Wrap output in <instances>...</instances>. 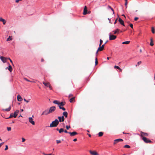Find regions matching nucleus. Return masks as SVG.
<instances>
[{
	"label": "nucleus",
	"mask_w": 155,
	"mask_h": 155,
	"mask_svg": "<svg viewBox=\"0 0 155 155\" xmlns=\"http://www.w3.org/2000/svg\"><path fill=\"white\" fill-rule=\"evenodd\" d=\"M59 122L58 119H56L54 121L52 122L49 127H57L59 124Z\"/></svg>",
	"instance_id": "nucleus-1"
},
{
	"label": "nucleus",
	"mask_w": 155,
	"mask_h": 155,
	"mask_svg": "<svg viewBox=\"0 0 155 155\" xmlns=\"http://www.w3.org/2000/svg\"><path fill=\"white\" fill-rule=\"evenodd\" d=\"M142 139L143 141L146 143H152V141H151L146 137H142Z\"/></svg>",
	"instance_id": "nucleus-2"
},
{
	"label": "nucleus",
	"mask_w": 155,
	"mask_h": 155,
	"mask_svg": "<svg viewBox=\"0 0 155 155\" xmlns=\"http://www.w3.org/2000/svg\"><path fill=\"white\" fill-rule=\"evenodd\" d=\"M117 38V36L112 35L111 33L109 34V40H114Z\"/></svg>",
	"instance_id": "nucleus-3"
},
{
	"label": "nucleus",
	"mask_w": 155,
	"mask_h": 155,
	"mask_svg": "<svg viewBox=\"0 0 155 155\" xmlns=\"http://www.w3.org/2000/svg\"><path fill=\"white\" fill-rule=\"evenodd\" d=\"M56 107L55 106H52L50 108L49 110V112L50 113H51L54 111Z\"/></svg>",
	"instance_id": "nucleus-4"
},
{
	"label": "nucleus",
	"mask_w": 155,
	"mask_h": 155,
	"mask_svg": "<svg viewBox=\"0 0 155 155\" xmlns=\"http://www.w3.org/2000/svg\"><path fill=\"white\" fill-rule=\"evenodd\" d=\"M29 121L33 125H35V121L33 120V119L32 117H29L28 118Z\"/></svg>",
	"instance_id": "nucleus-5"
},
{
	"label": "nucleus",
	"mask_w": 155,
	"mask_h": 155,
	"mask_svg": "<svg viewBox=\"0 0 155 155\" xmlns=\"http://www.w3.org/2000/svg\"><path fill=\"white\" fill-rule=\"evenodd\" d=\"M50 114L49 112V110H45L44 111H43L41 114V115H47L48 114Z\"/></svg>",
	"instance_id": "nucleus-6"
},
{
	"label": "nucleus",
	"mask_w": 155,
	"mask_h": 155,
	"mask_svg": "<svg viewBox=\"0 0 155 155\" xmlns=\"http://www.w3.org/2000/svg\"><path fill=\"white\" fill-rule=\"evenodd\" d=\"M141 136L143 137L144 136L147 137L148 136V134L146 133L143 132L142 131L140 132Z\"/></svg>",
	"instance_id": "nucleus-7"
},
{
	"label": "nucleus",
	"mask_w": 155,
	"mask_h": 155,
	"mask_svg": "<svg viewBox=\"0 0 155 155\" xmlns=\"http://www.w3.org/2000/svg\"><path fill=\"white\" fill-rule=\"evenodd\" d=\"M123 140L122 139H120V138L116 139V140H114V144H115L119 142L123 141Z\"/></svg>",
	"instance_id": "nucleus-8"
},
{
	"label": "nucleus",
	"mask_w": 155,
	"mask_h": 155,
	"mask_svg": "<svg viewBox=\"0 0 155 155\" xmlns=\"http://www.w3.org/2000/svg\"><path fill=\"white\" fill-rule=\"evenodd\" d=\"M0 58L3 63H5L6 62V59H7V58L3 56H1Z\"/></svg>",
	"instance_id": "nucleus-9"
},
{
	"label": "nucleus",
	"mask_w": 155,
	"mask_h": 155,
	"mask_svg": "<svg viewBox=\"0 0 155 155\" xmlns=\"http://www.w3.org/2000/svg\"><path fill=\"white\" fill-rule=\"evenodd\" d=\"M58 119L60 122H63L64 120V118L63 116L61 117H58Z\"/></svg>",
	"instance_id": "nucleus-10"
},
{
	"label": "nucleus",
	"mask_w": 155,
	"mask_h": 155,
	"mask_svg": "<svg viewBox=\"0 0 155 155\" xmlns=\"http://www.w3.org/2000/svg\"><path fill=\"white\" fill-rule=\"evenodd\" d=\"M68 134H70V136L71 137L74 136L78 134V133L75 131H74L72 132H68Z\"/></svg>",
	"instance_id": "nucleus-11"
},
{
	"label": "nucleus",
	"mask_w": 155,
	"mask_h": 155,
	"mask_svg": "<svg viewBox=\"0 0 155 155\" xmlns=\"http://www.w3.org/2000/svg\"><path fill=\"white\" fill-rule=\"evenodd\" d=\"M87 7L86 6H85L84 8L83 14L84 15H85L87 13Z\"/></svg>",
	"instance_id": "nucleus-12"
},
{
	"label": "nucleus",
	"mask_w": 155,
	"mask_h": 155,
	"mask_svg": "<svg viewBox=\"0 0 155 155\" xmlns=\"http://www.w3.org/2000/svg\"><path fill=\"white\" fill-rule=\"evenodd\" d=\"M90 153L92 155H99L98 154L96 151H92L90 150L89 151Z\"/></svg>",
	"instance_id": "nucleus-13"
},
{
	"label": "nucleus",
	"mask_w": 155,
	"mask_h": 155,
	"mask_svg": "<svg viewBox=\"0 0 155 155\" xmlns=\"http://www.w3.org/2000/svg\"><path fill=\"white\" fill-rule=\"evenodd\" d=\"M19 112V111L18 110H16V111L13 114V117L14 118H16L17 117Z\"/></svg>",
	"instance_id": "nucleus-14"
},
{
	"label": "nucleus",
	"mask_w": 155,
	"mask_h": 155,
	"mask_svg": "<svg viewBox=\"0 0 155 155\" xmlns=\"http://www.w3.org/2000/svg\"><path fill=\"white\" fill-rule=\"evenodd\" d=\"M118 21L122 25L124 26V21L120 18H119Z\"/></svg>",
	"instance_id": "nucleus-15"
},
{
	"label": "nucleus",
	"mask_w": 155,
	"mask_h": 155,
	"mask_svg": "<svg viewBox=\"0 0 155 155\" xmlns=\"http://www.w3.org/2000/svg\"><path fill=\"white\" fill-rule=\"evenodd\" d=\"M17 98L18 101H21L22 100V98L21 96L19 95H18L17 96Z\"/></svg>",
	"instance_id": "nucleus-16"
},
{
	"label": "nucleus",
	"mask_w": 155,
	"mask_h": 155,
	"mask_svg": "<svg viewBox=\"0 0 155 155\" xmlns=\"http://www.w3.org/2000/svg\"><path fill=\"white\" fill-rule=\"evenodd\" d=\"M0 21L3 22V25H5L6 23V21L2 18H0Z\"/></svg>",
	"instance_id": "nucleus-17"
},
{
	"label": "nucleus",
	"mask_w": 155,
	"mask_h": 155,
	"mask_svg": "<svg viewBox=\"0 0 155 155\" xmlns=\"http://www.w3.org/2000/svg\"><path fill=\"white\" fill-rule=\"evenodd\" d=\"M43 84L46 86L48 87L50 85V83L49 82H45L44 81L43 82Z\"/></svg>",
	"instance_id": "nucleus-18"
},
{
	"label": "nucleus",
	"mask_w": 155,
	"mask_h": 155,
	"mask_svg": "<svg viewBox=\"0 0 155 155\" xmlns=\"http://www.w3.org/2000/svg\"><path fill=\"white\" fill-rule=\"evenodd\" d=\"M6 69H8L10 72H11L12 70V68L11 65H9L8 68H6Z\"/></svg>",
	"instance_id": "nucleus-19"
},
{
	"label": "nucleus",
	"mask_w": 155,
	"mask_h": 155,
	"mask_svg": "<svg viewBox=\"0 0 155 155\" xmlns=\"http://www.w3.org/2000/svg\"><path fill=\"white\" fill-rule=\"evenodd\" d=\"M11 109V107L10 106L8 108L5 109H3L2 110L3 111H9Z\"/></svg>",
	"instance_id": "nucleus-20"
},
{
	"label": "nucleus",
	"mask_w": 155,
	"mask_h": 155,
	"mask_svg": "<svg viewBox=\"0 0 155 155\" xmlns=\"http://www.w3.org/2000/svg\"><path fill=\"white\" fill-rule=\"evenodd\" d=\"M120 30L118 29H117L116 30H115L114 31H113V32H114L113 34H116L117 33H119V31Z\"/></svg>",
	"instance_id": "nucleus-21"
},
{
	"label": "nucleus",
	"mask_w": 155,
	"mask_h": 155,
	"mask_svg": "<svg viewBox=\"0 0 155 155\" xmlns=\"http://www.w3.org/2000/svg\"><path fill=\"white\" fill-rule=\"evenodd\" d=\"M63 114L66 117H68V114L66 111L64 112L63 113Z\"/></svg>",
	"instance_id": "nucleus-22"
},
{
	"label": "nucleus",
	"mask_w": 155,
	"mask_h": 155,
	"mask_svg": "<svg viewBox=\"0 0 155 155\" xmlns=\"http://www.w3.org/2000/svg\"><path fill=\"white\" fill-rule=\"evenodd\" d=\"M59 105L58 106H63L65 104V102H59Z\"/></svg>",
	"instance_id": "nucleus-23"
},
{
	"label": "nucleus",
	"mask_w": 155,
	"mask_h": 155,
	"mask_svg": "<svg viewBox=\"0 0 155 155\" xmlns=\"http://www.w3.org/2000/svg\"><path fill=\"white\" fill-rule=\"evenodd\" d=\"M150 45L152 46L153 45V39L152 38H151L150 39Z\"/></svg>",
	"instance_id": "nucleus-24"
},
{
	"label": "nucleus",
	"mask_w": 155,
	"mask_h": 155,
	"mask_svg": "<svg viewBox=\"0 0 155 155\" xmlns=\"http://www.w3.org/2000/svg\"><path fill=\"white\" fill-rule=\"evenodd\" d=\"M59 101L57 100H54V101H53V103L55 104H57L58 105L59 104Z\"/></svg>",
	"instance_id": "nucleus-25"
},
{
	"label": "nucleus",
	"mask_w": 155,
	"mask_h": 155,
	"mask_svg": "<svg viewBox=\"0 0 155 155\" xmlns=\"http://www.w3.org/2000/svg\"><path fill=\"white\" fill-rule=\"evenodd\" d=\"M64 131V130L63 128H61L59 130V133H62Z\"/></svg>",
	"instance_id": "nucleus-26"
},
{
	"label": "nucleus",
	"mask_w": 155,
	"mask_h": 155,
	"mask_svg": "<svg viewBox=\"0 0 155 155\" xmlns=\"http://www.w3.org/2000/svg\"><path fill=\"white\" fill-rule=\"evenodd\" d=\"M103 135V133L102 132H100L98 133V136L99 137H101Z\"/></svg>",
	"instance_id": "nucleus-27"
},
{
	"label": "nucleus",
	"mask_w": 155,
	"mask_h": 155,
	"mask_svg": "<svg viewBox=\"0 0 155 155\" xmlns=\"http://www.w3.org/2000/svg\"><path fill=\"white\" fill-rule=\"evenodd\" d=\"M105 45V44H103L101 46H99L98 48H104Z\"/></svg>",
	"instance_id": "nucleus-28"
},
{
	"label": "nucleus",
	"mask_w": 155,
	"mask_h": 155,
	"mask_svg": "<svg viewBox=\"0 0 155 155\" xmlns=\"http://www.w3.org/2000/svg\"><path fill=\"white\" fill-rule=\"evenodd\" d=\"M74 100V97H73L71 98L70 100V102L71 103H72Z\"/></svg>",
	"instance_id": "nucleus-29"
},
{
	"label": "nucleus",
	"mask_w": 155,
	"mask_h": 155,
	"mask_svg": "<svg viewBox=\"0 0 155 155\" xmlns=\"http://www.w3.org/2000/svg\"><path fill=\"white\" fill-rule=\"evenodd\" d=\"M130 41H127L123 42L122 43V44H129L130 43Z\"/></svg>",
	"instance_id": "nucleus-30"
},
{
	"label": "nucleus",
	"mask_w": 155,
	"mask_h": 155,
	"mask_svg": "<svg viewBox=\"0 0 155 155\" xmlns=\"http://www.w3.org/2000/svg\"><path fill=\"white\" fill-rule=\"evenodd\" d=\"M124 147L125 148H130V146L129 145H126L124 146Z\"/></svg>",
	"instance_id": "nucleus-31"
},
{
	"label": "nucleus",
	"mask_w": 155,
	"mask_h": 155,
	"mask_svg": "<svg viewBox=\"0 0 155 155\" xmlns=\"http://www.w3.org/2000/svg\"><path fill=\"white\" fill-rule=\"evenodd\" d=\"M12 39V38L11 37L9 36V37L7 39V41H11Z\"/></svg>",
	"instance_id": "nucleus-32"
},
{
	"label": "nucleus",
	"mask_w": 155,
	"mask_h": 155,
	"mask_svg": "<svg viewBox=\"0 0 155 155\" xmlns=\"http://www.w3.org/2000/svg\"><path fill=\"white\" fill-rule=\"evenodd\" d=\"M104 49H98L97 51L96 52V54L97 55V54L98 53V52L99 51H102Z\"/></svg>",
	"instance_id": "nucleus-33"
},
{
	"label": "nucleus",
	"mask_w": 155,
	"mask_h": 155,
	"mask_svg": "<svg viewBox=\"0 0 155 155\" xmlns=\"http://www.w3.org/2000/svg\"><path fill=\"white\" fill-rule=\"evenodd\" d=\"M152 32L154 34L155 33V30L153 27L152 28Z\"/></svg>",
	"instance_id": "nucleus-34"
},
{
	"label": "nucleus",
	"mask_w": 155,
	"mask_h": 155,
	"mask_svg": "<svg viewBox=\"0 0 155 155\" xmlns=\"http://www.w3.org/2000/svg\"><path fill=\"white\" fill-rule=\"evenodd\" d=\"M13 117V115L12 114H10V115L9 116V117L8 118V119L10 118Z\"/></svg>",
	"instance_id": "nucleus-35"
},
{
	"label": "nucleus",
	"mask_w": 155,
	"mask_h": 155,
	"mask_svg": "<svg viewBox=\"0 0 155 155\" xmlns=\"http://www.w3.org/2000/svg\"><path fill=\"white\" fill-rule=\"evenodd\" d=\"M114 68H117V69H120V68L118 66H116V65H115L114 66Z\"/></svg>",
	"instance_id": "nucleus-36"
},
{
	"label": "nucleus",
	"mask_w": 155,
	"mask_h": 155,
	"mask_svg": "<svg viewBox=\"0 0 155 155\" xmlns=\"http://www.w3.org/2000/svg\"><path fill=\"white\" fill-rule=\"evenodd\" d=\"M103 43V41L101 39H100V44L99 46H101V45Z\"/></svg>",
	"instance_id": "nucleus-37"
},
{
	"label": "nucleus",
	"mask_w": 155,
	"mask_h": 155,
	"mask_svg": "<svg viewBox=\"0 0 155 155\" xmlns=\"http://www.w3.org/2000/svg\"><path fill=\"white\" fill-rule=\"evenodd\" d=\"M66 128L67 130H68L71 128V127L70 126H68L67 125L66 126Z\"/></svg>",
	"instance_id": "nucleus-38"
},
{
	"label": "nucleus",
	"mask_w": 155,
	"mask_h": 155,
	"mask_svg": "<svg viewBox=\"0 0 155 155\" xmlns=\"http://www.w3.org/2000/svg\"><path fill=\"white\" fill-rule=\"evenodd\" d=\"M95 65H97V64H98V61H97V58H95Z\"/></svg>",
	"instance_id": "nucleus-39"
},
{
	"label": "nucleus",
	"mask_w": 155,
	"mask_h": 155,
	"mask_svg": "<svg viewBox=\"0 0 155 155\" xmlns=\"http://www.w3.org/2000/svg\"><path fill=\"white\" fill-rule=\"evenodd\" d=\"M7 129L8 131H10L11 129V127H7Z\"/></svg>",
	"instance_id": "nucleus-40"
},
{
	"label": "nucleus",
	"mask_w": 155,
	"mask_h": 155,
	"mask_svg": "<svg viewBox=\"0 0 155 155\" xmlns=\"http://www.w3.org/2000/svg\"><path fill=\"white\" fill-rule=\"evenodd\" d=\"M24 79L25 80H26L27 81L32 82V81H30L28 80V79H27V78H24Z\"/></svg>",
	"instance_id": "nucleus-41"
},
{
	"label": "nucleus",
	"mask_w": 155,
	"mask_h": 155,
	"mask_svg": "<svg viewBox=\"0 0 155 155\" xmlns=\"http://www.w3.org/2000/svg\"><path fill=\"white\" fill-rule=\"evenodd\" d=\"M8 149V146L7 145H6L5 146V150H7Z\"/></svg>",
	"instance_id": "nucleus-42"
},
{
	"label": "nucleus",
	"mask_w": 155,
	"mask_h": 155,
	"mask_svg": "<svg viewBox=\"0 0 155 155\" xmlns=\"http://www.w3.org/2000/svg\"><path fill=\"white\" fill-rule=\"evenodd\" d=\"M21 139H22V142H24L25 141V139L24 138H23V137H22L21 138Z\"/></svg>",
	"instance_id": "nucleus-43"
},
{
	"label": "nucleus",
	"mask_w": 155,
	"mask_h": 155,
	"mask_svg": "<svg viewBox=\"0 0 155 155\" xmlns=\"http://www.w3.org/2000/svg\"><path fill=\"white\" fill-rule=\"evenodd\" d=\"M7 59H9L10 60V62L13 65V62L12 61V60L10 58H7Z\"/></svg>",
	"instance_id": "nucleus-44"
},
{
	"label": "nucleus",
	"mask_w": 155,
	"mask_h": 155,
	"mask_svg": "<svg viewBox=\"0 0 155 155\" xmlns=\"http://www.w3.org/2000/svg\"><path fill=\"white\" fill-rule=\"evenodd\" d=\"M57 143L58 144L61 142V141L60 140H56Z\"/></svg>",
	"instance_id": "nucleus-45"
},
{
	"label": "nucleus",
	"mask_w": 155,
	"mask_h": 155,
	"mask_svg": "<svg viewBox=\"0 0 155 155\" xmlns=\"http://www.w3.org/2000/svg\"><path fill=\"white\" fill-rule=\"evenodd\" d=\"M43 154L44 155H54V154H52L51 153H50V154H45V153H43Z\"/></svg>",
	"instance_id": "nucleus-46"
},
{
	"label": "nucleus",
	"mask_w": 155,
	"mask_h": 155,
	"mask_svg": "<svg viewBox=\"0 0 155 155\" xmlns=\"http://www.w3.org/2000/svg\"><path fill=\"white\" fill-rule=\"evenodd\" d=\"M138 17H135L134 18V20L135 21H137L138 19Z\"/></svg>",
	"instance_id": "nucleus-47"
},
{
	"label": "nucleus",
	"mask_w": 155,
	"mask_h": 155,
	"mask_svg": "<svg viewBox=\"0 0 155 155\" xmlns=\"http://www.w3.org/2000/svg\"><path fill=\"white\" fill-rule=\"evenodd\" d=\"M48 87H49V88L50 90H52V87H51V85H50V84L49 85V86H48Z\"/></svg>",
	"instance_id": "nucleus-48"
},
{
	"label": "nucleus",
	"mask_w": 155,
	"mask_h": 155,
	"mask_svg": "<svg viewBox=\"0 0 155 155\" xmlns=\"http://www.w3.org/2000/svg\"><path fill=\"white\" fill-rule=\"evenodd\" d=\"M141 63V61H139L137 62L138 65H139Z\"/></svg>",
	"instance_id": "nucleus-49"
},
{
	"label": "nucleus",
	"mask_w": 155,
	"mask_h": 155,
	"mask_svg": "<svg viewBox=\"0 0 155 155\" xmlns=\"http://www.w3.org/2000/svg\"><path fill=\"white\" fill-rule=\"evenodd\" d=\"M127 1L125 2V5L126 7V8L127 7Z\"/></svg>",
	"instance_id": "nucleus-50"
},
{
	"label": "nucleus",
	"mask_w": 155,
	"mask_h": 155,
	"mask_svg": "<svg viewBox=\"0 0 155 155\" xmlns=\"http://www.w3.org/2000/svg\"><path fill=\"white\" fill-rule=\"evenodd\" d=\"M130 27L132 28H133V25L132 24H130Z\"/></svg>",
	"instance_id": "nucleus-51"
},
{
	"label": "nucleus",
	"mask_w": 155,
	"mask_h": 155,
	"mask_svg": "<svg viewBox=\"0 0 155 155\" xmlns=\"http://www.w3.org/2000/svg\"><path fill=\"white\" fill-rule=\"evenodd\" d=\"M61 109L62 110H64V111L66 110L65 108L63 107L62 108H61Z\"/></svg>",
	"instance_id": "nucleus-52"
},
{
	"label": "nucleus",
	"mask_w": 155,
	"mask_h": 155,
	"mask_svg": "<svg viewBox=\"0 0 155 155\" xmlns=\"http://www.w3.org/2000/svg\"><path fill=\"white\" fill-rule=\"evenodd\" d=\"M4 142H2L0 143V148L4 144Z\"/></svg>",
	"instance_id": "nucleus-53"
},
{
	"label": "nucleus",
	"mask_w": 155,
	"mask_h": 155,
	"mask_svg": "<svg viewBox=\"0 0 155 155\" xmlns=\"http://www.w3.org/2000/svg\"><path fill=\"white\" fill-rule=\"evenodd\" d=\"M64 132L65 133H68V132H68V131L66 130H64Z\"/></svg>",
	"instance_id": "nucleus-54"
},
{
	"label": "nucleus",
	"mask_w": 155,
	"mask_h": 155,
	"mask_svg": "<svg viewBox=\"0 0 155 155\" xmlns=\"http://www.w3.org/2000/svg\"><path fill=\"white\" fill-rule=\"evenodd\" d=\"M117 18L115 20L114 22V24H115L117 23Z\"/></svg>",
	"instance_id": "nucleus-55"
},
{
	"label": "nucleus",
	"mask_w": 155,
	"mask_h": 155,
	"mask_svg": "<svg viewBox=\"0 0 155 155\" xmlns=\"http://www.w3.org/2000/svg\"><path fill=\"white\" fill-rule=\"evenodd\" d=\"M58 106V107H59V108H60V109H61V108H62V107H63V106H61H61H59H59Z\"/></svg>",
	"instance_id": "nucleus-56"
},
{
	"label": "nucleus",
	"mask_w": 155,
	"mask_h": 155,
	"mask_svg": "<svg viewBox=\"0 0 155 155\" xmlns=\"http://www.w3.org/2000/svg\"><path fill=\"white\" fill-rule=\"evenodd\" d=\"M73 96V95L72 94H69V97H72Z\"/></svg>",
	"instance_id": "nucleus-57"
},
{
	"label": "nucleus",
	"mask_w": 155,
	"mask_h": 155,
	"mask_svg": "<svg viewBox=\"0 0 155 155\" xmlns=\"http://www.w3.org/2000/svg\"><path fill=\"white\" fill-rule=\"evenodd\" d=\"M77 139L76 138H75L74 139V140H73V141H74V142H75L76 141H77Z\"/></svg>",
	"instance_id": "nucleus-58"
},
{
	"label": "nucleus",
	"mask_w": 155,
	"mask_h": 155,
	"mask_svg": "<svg viewBox=\"0 0 155 155\" xmlns=\"http://www.w3.org/2000/svg\"><path fill=\"white\" fill-rule=\"evenodd\" d=\"M19 2V0H16L15 1V2H16V3H18Z\"/></svg>",
	"instance_id": "nucleus-59"
},
{
	"label": "nucleus",
	"mask_w": 155,
	"mask_h": 155,
	"mask_svg": "<svg viewBox=\"0 0 155 155\" xmlns=\"http://www.w3.org/2000/svg\"><path fill=\"white\" fill-rule=\"evenodd\" d=\"M111 9L112 11L113 12V14H114V10L112 8Z\"/></svg>",
	"instance_id": "nucleus-60"
},
{
	"label": "nucleus",
	"mask_w": 155,
	"mask_h": 155,
	"mask_svg": "<svg viewBox=\"0 0 155 155\" xmlns=\"http://www.w3.org/2000/svg\"><path fill=\"white\" fill-rule=\"evenodd\" d=\"M41 61L42 62L44 61V59L43 58H42L41 59Z\"/></svg>",
	"instance_id": "nucleus-61"
},
{
	"label": "nucleus",
	"mask_w": 155,
	"mask_h": 155,
	"mask_svg": "<svg viewBox=\"0 0 155 155\" xmlns=\"http://www.w3.org/2000/svg\"><path fill=\"white\" fill-rule=\"evenodd\" d=\"M25 102H27V103H28L29 102V101L26 100V101H25Z\"/></svg>",
	"instance_id": "nucleus-62"
},
{
	"label": "nucleus",
	"mask_w": 155,
	"mask_h": 155,
	"mask_svg": "<svg viewBox=\"0 0 155 155\" xmlns=\"http://www.w3.org/2000/svg\"><path fill=\"white\" fill-rule=\"evenodd\" d=\"M88 136H89V137H91V134H88Z\"/></svg>",
	"instance_id": "nucleus-63"
},
{
	"label": "nucleus",
	"mask_w": 155,
	"mask_h": 155,
	"mask_svg": "<svg viewBox=\"0 0 155 155\" xmlns=\"http://www.w3.org/2000/svg\"><path fill=\"white\" fill-rule=\"evenodd\" d=\"M24 100L25 101H25H26V100L25 98H24Z\"/></svg>",
	"instance_id": "nucleus-64"
}]
</instances>
